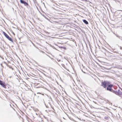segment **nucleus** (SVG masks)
Returning a JSON list of instances; mask_svg holds the SVG:
<instances>
[{"label":"nucleus","mask_w":122,"mask_h":122,"mask_svg":"<svg viewBox=\"0 0 122 122\" xmlns=\"http://www.w3.org/2000/svg\"><path fill=\"white\" fill-rule=\"evenodd\" d=\"M21 3L22 4H23L25 6H27L28 5V4L26 1L23 0H20Z\"/></svg>","instance_id":"20e7f679"},{"label":"nucleus","mask_w":122,"mask_h":122,"mask_svg":"<svg viewBox=\"0 0 122 122\" xmlns=\"http://www.w3.org/2000/svg\"><path fill=\"white\" fill-rule=\"evenodd\" d=\"M93 102H94L95 103L97 104V103L96 102H95L94 101H93Z\"/></svg>","instance_id":"a211bd4d"},{"label":"nucleus","mask_w":122,"mask_h":122,"mask_svg":"<svg viewBox=\"0 0 122 122\" xmlns=\"http://www.w3.org/2000/svg\"><path fill=\"white\" fill-rule=\"evenodd\" d=\"M115 93L119 96H120L122 95V92L119 90L117 91H116L115 92Z\"/></svg>","instance_id":"423d86ee"},{"label":"nucleus","mask_w":122,"mask_h":122,"mask_svg":"<svg viewBox=\"0 0 122 122\" xmlns=\"http://www.w3.org/2000/svg\"><path fill=\"white\" fill-rule=\"evenodd\" d=\"M82 1H85V2H89V1L88 0H81Z\"/></svg>","instance_id":"f8f14e48"},{"label":"nucleus","mask_w":122,"mask_h":122,"mask_svg":"<svg viewBox=\"0 0 122 122\" xmlns=\"http://www.w3.org/2000/svg\"><path fill=\"white\" fill-rule=\"evenodd\" d=\"M109 117H104V119L106 120H107L108 119Z\"/></svg>","instance_id":"9b49d317"},{"label":"nucleus","mask_w":122,"mask_h":122,"mask_svg":"<svg viewBox=\"0 0 122 122\" xmlns=\"http://www.w3.org/2000/svg\"><path fill=\"white\" fill-rule=\"evenodd\" d=\"M113 86V85L112 84H109L107 88V90L109 91L110 92H113V91L112 89V88Z\"/></svg>","instance_id":"f03ea898"},{"label":"nucleus","mask_w":122,"mask_h":122,"mask_svg":"<svg viewBox=\"0 0 122 122\" xmlns=\"http://www.w3.org/2000/svg\"><path fill=\"white\" fill-rule=\"evenodd\" d=\"M38 110L37 109H36V110H35V111H37V110Z\"/></svg>","instance_id":"2eb2a0df"},{"label":"nucleus","mask_w":122,"mask_h":122,"mask_svg":"<svg viewBox=\"0 0 122 122\" xmlns=\"http://www.w3.org/2000/svg\"><path fill=\"white\" fill-rule=\"evenodd\" d=\"M0 85H1L4 88H6V86L5 85V82H3L2 81L0 80Z\"/></svg>","instance_id":"39448f33"},{"label":"nucleus","mask_w":122,"mask_h":122,"mask_svg":"<svg viewBox=\"0 0 122 122\" xmlns=\"http://www.w3.org/2000/svg\"><path fill=\"white\" fill-rule=\"evenodd\" d=\"M115 35L117 37H118L119 39H121V40H122V37L119 36L117 34H115Z\"/></svg>","instance_id":"6e6552de"},{"label":"nucleus","mask_w":122,"mask_h":122,"mask_svg":"<svg viewBox=\"0 0 122 122\" xmlns=\"http://www.w3.org/2000/svg\"><path fill=\"white\" fill-rule=\"evenodd\" d=\"M61 66L62 67H63L64 68L66 69V67L65 65L63 64H61Z\"/></svg>","instance_id":"9d476101"},{"label":"nucleus","mask_w":122,"mask_h":122,"mask_svg":"<svg viewBox=\"0 0 122 122\" xmlns=\"http://www.w3.org/2000/svg\"><path fill=\"white\" fill-rule=\"evenodd\" d=\"M0 65L2 66V64H1Z\"/></svg>","instance_id":"6ab92c4d"},{"label":"nucleus","mask_w":122,"mask_h":122,"mask_svg":"<svg viewBox=\"0 0 122 122\" xmlns=\"http://www.w3.org/2000/svg\"><path fill=\"white\" fill-rule=\"evenodd\" d=\"M110 83L107 81H104L102 82L101 86L105 88H106L108 86Z\"/></svg>","instance_id":"f257e3e1"},{"label":"nucleus","mask_w":122,"mask_h":122,"mask_svg":"<svg viewBox=\"0 0 122 122\" xmlns=\"http://www.w3.org/2000/svg\"><path fill=\"white\" fill-rule=\"evenodd\" d=\"M3 32L4 35L6 38L10 41L12 42H13V41L12 39L11 38H10L7 34L4 31H3Z\"/></svg>","instance_id":"7ed1b4c3"},{"label":"nucleus","mask_w":122,"mask_h":122,"mask_svg":"<svg viewBox=\"0 0 122 122\" xmlns=\"http://www.w3.org/2000/svg\"><path fill=\"white\" fill-rule=\"evenodd\" d=\"M97 64L100 66L101 67H102V69H106V70H108L109 69L108 68H106V67H103V66H100V65L97 63Z\"/></svg>","instance_id":"0eeeda50"},{"label":"nucleus","mask_w":122,"mask_h":122,"mask_svg":"<svg viewBox=\"0 0 122 122\" xmlns=\"http://www.w3.org/2000/svg\"><path fill=\"white\" fill-rule=\"evenodd\" d=\"M83 22L86 24H88V21L85 20H83Z\"/></svg>","instance_id":"1a4fd4ad"},{"label":"nucleus","mask_w":122,"mask_h":122,"mask_svg":"<svg viewBox=\"0 0 122 122\" xmlns=\"http://www.w3.org/2000/svg\"><path fill=\"white\" fill-rule=\"evenodd\" d=\"M60 47V48H63V47H62V46H61V47Z\"/></svg>","instance_id":"f3484780"},{"label":"nucleus","mask_w":122,"mask_h":122,"mask_svg":"<svg viewBox=\"0 0 122 122\" xmlns=\"http://www.w3.org/2000/svg\"><path fill=\"white\" fill-rule=\"evenodd\" d=\"M46 107H48L47 106V105L46 106Z\"/></svg>","instance_id":"dca6fc26"},{"label":"nucleus","mask_w":122,"mask_h":122,"mask_svg":"<svg viewBox=\"0 0 122 122\" xmlns=\"http://www.w3.org/2000/svg\"><path fill=\"white\" fill-rule=\"evenodd\" d=\"M57 61L59 62L61 61V60L60 59H57Z\"/></svg>","instance_id":"4468645a"},{"label":"nucleus","mask_w":122,"mask_h":122,"mask_svg":"<svg viewBox=\"0 0 122 122\" xmlns=\"http://www.w3.org/2000/svg\"><path fill=\"white\" fill-rule=\"evenodd\" d=\"M4 63L5 64H6V65L7 66V65H8V64H6V62H5V61H4Z\"/></svg>","instance_id":"ddd939ff"}]
</instances>
